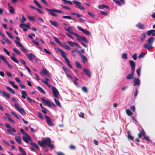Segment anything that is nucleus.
<instances>
[{"label": "nucleus", "instance_id": "nucleus-17", "mask_svg": "<svg viewBox=\"0 0 155 155\" xmlns=\"http://www.w3.org/2000/svg\"><path fill=\"white\" fill-rule=\"evenodd\" d=\"M16 131L15 129L13 128H11L10 129H8L7 130V132L9 134L11 135H13L14 133Z\"/></svg>", "mask_w": 155, "mask_h": 155}, {"label": "nucleus", "instance_id": "nucleus-57", "mask_svg": "<svg viewBox=\"0 0 155 155\" xmlns=\"http://www.w3.org/2000/svg\"><path fill=\"white\" fill-rule=\"evenodd\" d=\"M62 46H63L64 48H65L67 50H71V48L68 45H63L62 44Z\"/></svg>", "mask_w": 155, "mask_h": 155}, {"label": "nucleus", "instance_id": "nucleus-28", "mask_svg": "<svg viewBox=\"0 0 155 155\" xmlns=\"http://www.w3.org/2000/svg\"><path fill=\"white\" fill-rule=\"evenodd\" d=\"M65 61V62L67 65L71 69H72V66L71 65V64L70 63L68 59L67 58L64 59Z\"/></svg>", "mask_w": 155, "mask_h": 155}, {"label": "nucleus", "instance_id": "nucleus-34", "mask_svg": "<svg viewBox=\"0 0 155 155\" xmlns=\"http://www.w3.org/2000/svg\"><path fill=\"white\" fill-rule=\"evenodd\" d=\"M49 21L52 25L55 27H57L58 26V24L56 22L51 20H49Z\"/></svg>", "mask_w": 155, "mask_h": 155}, {"label": "nucleus", "instance_id": "nucleus-40", "mask_svg": "<svg viewBox=\"0 0 155 155\" xmlns=\"http://www.w3.org/2000/svg\"><path fill=\"white\" fill-rule=\"evenodd\" d=\"M11 113L17 119H18V120L20 119V118H19L17 114H16V113L15 112L13 111H12L11 112Z\"/></svg>", "mask_w": 155, "mask_h": 155}, {"label": "nucleus", "instance_id": "nucleus-13", "mask_svg": "<svg viewBox=\"0 0 155 155\" xmlns=\"http://www.w3.org/2000/svg\"><path fill=\"white\" fill-rule=\"evenodd\" d=\"M134 85L135 86L137 85L139 86L140 84V82L139 78H135L134 79Z\"/></svg>", "mask_w": 155, "mask_h": 155}, {"label": "nucleus", "instance_id": "nucleus-9", "mask_svg": "<svg viewBox=\"0 0 155 155\" xmlns=\"http://www.w3.org/2000/svg\"><path fill=\"white\" fill-rule=\"evenodd\" d=\"M73 2L75 4L78 8L80 9L81 10H84L85 9V8L84 7L81 6V3L80 2L74 0L73 1Z\"/></svg>", "mask_w": 155, "mask_h": 155}, {"label": "nucleus", "instance_id": "nucleus-41", "mask_svg": "<svg viewBox=\"0 0 155 155\" xmlns=\"http://www.w3.org/2000/svg\"><path fill=\"white\" fill-rule=\"evenodd\" d=\"M19 151L22 153V155H26V152L21 147H19Z\"/></svg>", "mask_w": 155, "mask_h": 155}, {"label": "nucleus", "instance_id": "nucleus-60", "mask_svg": "<svg viewBox=\"0 0 155 155\" xmlns=\"http://www.w3.org/2000/svg\"><path fill=\"white\" fill-rule=\"evenodd\" d=\"M38 116L41 119L43 120L44 119V117L42 116V114L40 112H38L37 113Z\"/></svg>", "mask_w": 155, "mask_h": 155}, {"label": "nucleus", "instance_id": "nucleus-16", "mask_svg": "<svg viewBox=\"0 0 155 155\" xmlns=\"http://www.w3.org/2000/svg\"><path fill=\"white\" fill-rule=\"evenodd\" d=\"M28 59L31 61H33V59L35 57V56L32 53H30L27 55Z\"/></svg>", "mask_w": 155, "mask_h": 155}, {"label": "nucleus", "instance_id": "nucleus-8", "mask_svg": "<svg viewBox=\"0 0 155 155\" xmlns=\"http://www.w3.org/2000/svg\"><path fill=\"white\" fill-rule=\"evenodd\" d=\"M45 117L46 120L49 126H51V127H52V126H53L54 124L52 122L50 117L46 115L45 116Z\"/></svg>", "mask_w": 155, "mask_h": 155}, {"label": "nucleus", "instance_id": "nucleus-49", "mask_svg": "<svg viewBox=\"0 0 155 155\" xmlns=\"http://www.w3.org/2000/svg\"><path fill=\"white\" fill-rule=\"evenodd\" d=\"M75 64H76V66L77 68H82L81 66V64H80V63L79 62H78V61L76 62H75Z\"/></svg>", "mask_w": 155, "mask_h": 155}, {"label": "nucleus", "instance_id": "nucleus-2", "mask_svg": "<svg viewBox=\"0 0 155 155\" xmlns=\"http://www.w3.org/2000/svg\"><path fill=\"white\" fill-rule=\"evenodd\" d=\"M154 41V38L153 37H150L148 40L147 42L143 44V47L147 50H150L152 47V45Z\"/></svg>", "mask_w": 155, "mask_h": 155}, {"label": "nucleus", "instance_id": "nucleus-43", "mask_svg": "<svg viewBox=\"0 0 155 155\" xmlns=\"http://www.w3.org/2000/svg\"><path fill=\"white\" fill-rule=\"evenodd\" d=\"M9 8H11V9H9V12L11 13H14L15 12V9L13 8V7L12 6H9Z\"/></svg>", "mask_w": 155, "mask_h": 155}, {"label": "nucleus", "instance_id": "nucleus-55", "mask_svg": "<svg viewBox=\"0 0 155 155\" xmlns=\"http://www.w3.org/2000/svg\"><path fill=\"white\" fill-rule=\"evenodd\" d=\"M141 67H140L137 70V74L138 76H140V71H141Z\"/></svg>", "mask_w": 155, "mask_h": 155}, {"label": "nucleus", "instance_id": "nucleus-21", "mask_svg": "<svg viewBox=\"0 0 155 155\" xmlns=\"http://www.w3.org/2000/svg\"><path fill=\"white\" fill-rule=\"evenodd\" d=\"M6 88L8 91L12 94H15V91L12 88L8 86H6Z\"/></svg>", "mask_w": 155, "mask_h": 155}, {"label": "nucleus", "instance_id": "nucleus-58", "mask_svg": "<svg viewBox=\"0 0 155 155\" xmlns=\"http://www.w3.org/2000/svg\"><path fill=\"white\" fill-rule=\"evenodd\" d=\"M82 90L85 93H87V87L85 86L83 87L82 88Z\"/></svg>", "mask_w": 155, "mask_h": 155}, {"label": "nucleus", "instance_id": "nucleus-35", "mask_svg": "<svg viewBox=\"0 0 155 155\" xmlns=\"http://www.w3.org/2000/svg\"><path fill=\"white\" fill-rule=\"evenodd\" d=\"M80 56L83 59V60L82 61V62L83 63H84L86 62V61H87V58L84 55L82 54H81Z\"/></svg>", "mask_w": 155, "mask_h": 155}, {"label": "nucleus", "instance_id": "nucleus-24", "mask_svg": "<svg viewBox=\"0 0 155 155\" xmlns=\"http://www.w3.org/2000/svg\"><path fill=\"white\" fill-rule=\"evenodd\" d=\"M2 96L4 97H6L8 98H9L10 97V94L8 93H7L4 91H2Z\"/></svg>", "mask_w": 155, "mask_h": 155}, {"label": "nucleus", "instance_id": "nucleus-10", "mask_svg": "<svg viewBox=\"0 0 155 155\" xmlns=\"http://www.w3.org/2000/svg\"><path fill=\"white\" fill-rule=\"evenodd\" d=\"M41 99L44 104H46L49 107H51V104L49 101L48 100H46L45 99L43 98H41Z\"/></svg>", "mask_w": 155, "mask_h": 155}, {"label": "nucleus", "instance_id": "nucleus-39", "mask_svg": "<svg viewBox=\"0 0 155 155\" xmlns=\"http://www.w3.org/2000/svg\"><path fill=\"white\" fill-rule=\"evenodd\" d=\"M2 37L3 39L5 41H6L7 43L10 44H12L11 41H10L7 38L5 37V35L4 36Z\"/></svg>", "mask_w": 155, "mask_h": 155}, {"label": "nucleus", "instance_id": "nucleus-63", "mask_svg": "<svg viewBox=\"0 0 155 155\" xmlns=\"http://www.w3.org/2000/svg\"><path fill=\"white\" fill-rule=\"evenodd\" d=\"M79 115L80 117H81L82 118H84V114L83 113H82V112H80V113L79 114Z\"/></svg>", "mask_w": 155, "mask_h": 155}, {"label": "nucleus", "instance_id": "nucleus-44", "mask_svg": "<svg viewBox=\"0 0 155 155\" xmlns=\"http://www.w3.org/2000/svg\"><path fill=\"white\" fill-rule=\"evenodd\" d=\"M54 39L55 40V41L58 43V44L60 45H62V44L59 41L58 39L56 38L55 37H54Z\"/></svg>", "mask_w": 155, "mask_h": 155}, {"label": "nucleus", "instance_id": "nucleus-6", "mask_svg": "<svg viewBox=\"0 0 155 155\" xmlns=\"http://www.w3.org/2000/svg\"><path fill=\"white\" fill-rule=\"evenodd\" d=\"M78 28L80 31H82V32L84 34L88 36H90L91 35V34L90 33V32L88 31H87L86 29H83L82 28L79 26H78Z\"/></svg>", "mask_w": 155, "mask_h": 155}, {"label": "nucleus", "instance_id": "nucleus-30", "mask_svg": "<svg viewBox=\"0 0 155 155\" xmlns=\"http://www.w3.org/2000/svg\"><path fill=\"white\" fill-rule=\"evenodd\" d=\"M22 94V97L24 99L26 98V97L27 96V94L25 91H22L21 92Z\"/></svg>", "mask_w": 155, "mask_h": 155}, {"label": "nucleus", "instance_id": "nucleus-12", "mask_svg": "<svg viewBox=\"0 0 155 155\" xmlns=\"http://www.w3.org/2000/svg\"><path fill=\"white\" fill-rule=\"evenodd\" d=\"M131 67V71H135V64L134 61L130 60L129 61Z\"/></svg>", "mask_w": 155, "mask_h": 155}, {"label": "nucleus", "instance_id": "nucleus-38", "mask_svg": "<svg viewBox=\"0 0 155 155\" xmlns=\"http://www.w3.org/2000/svg\"><path fill=\"white\" fill-rule=\"evenodd\" d=\"M127 114L129 116H131L133 114V113L129 109H127L126 110Z\"/></svg>", "mask_w": 155, "mask_h": 155}, {"label": "nucleus", "instance_id": "nucleus-33", "mask_svg": "<svg viewBox=\"0 0 155 155\" xmlns=\"http://www.w3.org/2000/svg\"><path fill=\"white\" fill-rule=\"evenodd\" d=\"M37 87H38V90L40 92L42 93L43 94H46L45 92L40 86H38Z\"/></svg>", "mask_w": 155, "mask_h": 155}, {"label": "nucleus", "instance_id": "nucleus-48", "mask_svg": "<svg viewBox=\"0 0 155 155\" xmlns=\"http://www.w3.org/2000/svg\"><path fill=\"white\" fill-rule=\"evenodd\" d=\"M122 58L124 59H127V54L125 53H123L122 54Z\"/></svg>", "mask_w": 155, "mask_h": 155}, {"label": "nucleus", "instance_id": "nucleus-19", "mask_svg": "<svg viewBox=\"0 0 155 155\" xmlns=\"http://www.w3.org/2000/svg\"><path fill=\"white\" fill-rule=\"evenodd\" d=\"M146 37V35L145 33H143L141 34L140 35V38L141 41L142 42H143L145 39Z\"/></svg>", "mask_w": 155, "mask_h": 155}, {"label": "nucleus", "instance_id": "nucleus-4", "mask_svg": "<svg viewBox=\"0 0 155 155\" xmlns=\"http://www.w3.org/2000/svg\"><path fill=\"white\" fill-rule=\"evenodd\" d=\"M16 38L17 39V41H15V43L19 45L20 47L22 48L21 49V50L23 52H25L26 51V49L24 47V46L19 42V41H20V39L18 37H16Z\"/></svg>", "mask_w": 155, "mask_h": 155}, {"label": "nucleus", "instance_id": "nucleus-59", "mask_svg": "<svg viewBox=\"0 0 155 155\" xmlns=\"http://www.w3.org/2000/svg\"><path fill=\"white\" fill-rule=\"evenodd\" d=\"M28 19L31 21H35V17L33 16H29L28 17Z\"/></svg>", "mask_w": 155, "mask_h": 155}, {"label": "nucleus", "instance_id": "nucleus-47", "mask_svg": "<svg viewBox=\"0 0 155 155\" xmlns=\"http://www.w3.org/2000/svg\"><path fill=\"white\" fill-rule=\"evenodd\" d=\"M54 100L57 105L59 107H61V104L59 101L56 99H54Z\"/></svg>", "mask_w": 155, "mask_h": 155}, {"label": "nucleus", "instance_id": "nucleus-7", "mask_svg": "<svg viewBox=\"0 0 155 155\" xmlns=\"http://www.w3.org/2000/svg\"><path fill=\"white\" fill-rule=\"evenodd\" d=\"M52 89L53 91V93L55 97L56 98H58V95L59 94V93L57 90V89L54 87H52Z\"/></svg>", "mask_w": 155, "mask_h": 155}, {"label": "nucleus", "instance_id": "nucleus-29", "mask_svg": "<svg viewBox=\"0 0 155 155\" xmlns=\"http://www.w3.org/2000/svg\"><path fill=\"white\" fill-rule=\"evenodd\" d=\"M98 7L99 9H103L104 8L108 9L109 8V7L108 6L104 5H99Z\"/></svg>", "mask_w": 155, "mask_h": 155}, {"label": "nucleus", "instance_id": "nucleus-56", "mask_svg": "<svg viewBox=\"0 0 155 155\" xmlns=\"http://www.w3.org/2000/svg\"><path fill=\"white\" fill-rule=\"evenodd\" d=\"M3 50L6 53V54L8 56L10 55V54L8 50L5 48H3Z\"/></svg>", "mask_w": 155, "mask_h": 155}, {"label": "nucleus", "instance_id": "nucleus-37", "mask_svg": "<svg viewBox=\"0 0 155 155\" xmlns=\"http://www.w3.org/2000/svg\"><path fill=\"white\" fill-rule=\"evenodd\" d=\"M30 144L31 146H34L38 150H39V147L38 145L35 143H33L32 142H30Z\"/></svg>", "mask_w": 155, "mask_h": 155}, {"label": "nucleus", "instance_id": "nucleus-52", "mask_svg": "<svg viewBox=\"0 0 155 155\" xmlns=\"http://www.w3.org/2000/svg\"><path fill=\"white\" fill-rule=\"evenodd\" d=\"M71 14L73 15H76L77 16V17L78 18H81V17L82 16V15H81L78 14L76 13H74V12H72L71 13Z\"/></svg>", "mask_w": 155, "mask_h": 155}, {"label": "nucleus", "instance_id": "nucleus-14", "mask_svg": "<svg viewBox=\"0 0 155 155\" xmlns=\"http://www.w3.org/2000/svg\"><path fill=\"white\" fill-rule=\"evenodd\" d=\"M145 135V133L144 129L142 128L140 133L138 134V137L139 138H141L142 136L143 137Z\"/></svg>", "mask_w": 155, "mask_h": 155}, {"label": "nucleus", "instance_id": "nucleus-51", "mask_svg": "<svg viewBox=\"0 0 155 155\" xmlns=\"http://www.w3.org/2000/svg\"><path fill=\"white\" fill-rule=\"evenodd\" d=\"M145 54H146L144 52H142L138 56V57L139 58H143L145 56Z\"/></svg>", "mask_w": 155, "mask_h": 155}, {"label": "nucleus", "instance_id": "nucleus-5", "mask_svg": "<svg viewBox=\"0 0 155 155\" xmlns=\"http://www.w3.org/2000/svg\"><path fill=\"white\" fill-rule=\"evenodd\" d=\"M1 59L10 68L12 69L13 68V67L7 61L5 58L2 55H0V59ZM0 62H1V61H0Z\"/></svg>", "mask_w": 155, "mask_h": 155}, {"label": "nucleus", "instance_id": "nucleus-45", "mask_svg": "<svg viewBox=\"0 0 155 155\" xmlns=\"http://www.w3.org/2000/svg\"><path fill=\"white\" fill-rule=\"evenodd\" d=\"M10 58L13 61L16 63L18 64L19 63L18 61L15 57H11Z\"/></svg>", "mask_w": 155, "mask_h": 155}, {"label": "nucleus", "instance_id": "nucleus-1", "mask_svg": "<svg viewBox=\"0 0 155 155\" xmlns=\"http://www.w3.org/2000/svg\"><path fill=\"white\" fill-rule=\"evenodd\" d=\"M38 145L41 147H46V146L52 149L54 148V146L51 144V140L50 138L48 137L44 139L42 141L38 142Z\"/></svg>", "mask_w": 155, "mask_h": 155}, {"label": "nucleus", "instance_id": "nucleus-36", "mask_svg": "<svg viewBox=\"0 0 155 155\" xmlns=\"http://www.w3.org/2000/svg\"><path fill=\"white\" fill-rule=\"evenodd\" d=\"M127 137L128 138L131 140H132L134 139V138L133 136H132L131 135H130V131L129 130H128L127 132Z\"/></svg>", "mask_w": 155, "mask_h": 155}, {"label": "nucleus", "instance_id": "nucleus-26", "mask_svg": "<svg viewBox=\"0 0 155 155\" xmlns=\"http://www.w3.org/2000/svg\"><path fill=\"white\" fill-rule=\"evenodd\" d=\"M45 10L48 11V13L51 15H53V13H54L53 12H54V9H49L46 8H45Z\"/></svg>", "mask_w": 155, "mask_h": 155}, {"label": "nucleus", "instance_id": "nucleus-18", "mask_svg": "<svg viewBox=\"0 0 155 155\" xmlns=\"http://www.w3.org/2000/svg\"><path fill=\"white\" fill-rule=\"evenodd\" d=\"M131 71V73L127 75L126 76L127 78L128 79H132L134 77V71Z\"/></svg>", "mask_w": 155, "mask_h": 155}, {"label": "nucleus", "instance_id": "nucleus-53", "mask_svg": "<svg viewBox=\"0 0 155 155\" xmlns=\"http://www.w3.org/2000/svg\"><path fill=\"white\" fill-rule=\"evenodd\" d=\"M113 2L118 5L119 6H120L122 5L121 3L118 1L116 0H112Z\"/></svg>", "mask_w": 155, "mask_h": 155}, {"label": "nucleus", "instance_id": "nucleus-42", "mask_svg": "<svg viewBox=\"0 0 155 155\" xmlns=\"http://www.w3.org/2000/svg\"><path fill=\"white\" fill-rule=\"evenodd\" d=\"M68 43L71 47H73L74 45H75L76 42H72L71 41H67Z\"/></svg>", "mask_w": 155, "mask_h": 155}, {"label": "nucleus", "instance_id": "nucleus-46", "mask_svg": "<svg viewBox=\"0 0 155 155\" xmlns=\"http://www.w3.org/2000/svg\"><path fill=\"white\" fill-rule=\"evenodd\" d=\"M62 18H67V19H72V20L74 21H75V20L74 19H72L71 17L70 16H68V15L63 16H62Z\"/></svg>", "mask_w": 155, "mask_h": 155}, {"label": "nucleus", "instance_id": "nucleus-3", "mask_svg": "<svg viewBox=\"0 0 155 155\" xmlns=\"http://www.w3.org/2000/svg\"><path fill=\"white\" fill-rule=\"evenodd\" d=\"M14 106L16 109L22 115H25L26 114V112L24 110V109L22 108H20L19 104L17 103H15L14 104Z\"/></svg>", "mask_w": 155, "mask_h": 155}, {"label": "nucleus", "instance_id": "nucleus-61", "mask_svg": "<svg viewBox=\"0 0 155 155\" xmlns=\"http://www.w3.org/2000/svg\"><path fill=\"white\" fill-rule=\"evenodd\" d=\"M146 33L148 36H150L151 34H153L151 30L148 31L146 32Z\"/></svg>", "mask_w": 155, "mask_h": 155}, {"label": "nucleus", "instance_id": "nucleus-23", "mask_svg": "<svg viewBox=\"0 0 155 155\" xmlns=\"http://www.w3.org/2000/svg\"><path fill=\"white\" fill-rule=\"evenodd\" d=\"M83 71L87 76L89 77H90L91 73L89 70L87 69H83Z\"/></svg>", "mask_w": 155, "mask_h": 155}, {"label": "nucleus", "instance_id": "nucleus-11", "mask_svg": "<svg viewBox=\"0 0 155 155\" xmlns=\"http://www.w3.org/2000/svg\"><path fill=\"white\" fill-rule=\"evenodd\" d=\"M26 137L23 136L22 137L23 140L26 143H28L29 141H31V139L30 136L28 134V135H26Z\"/></svg>", "mask_w": 155, "mask_h": 155}, {"label": "nucleus", "instance_id": "nucleus-31", "mask_svg": "<svg viewBox=\"0 0 155 155\" xmlns=\"http://www.w3.org/2000/svg\"><path fill=\"white\" fill-rule=\"evenodd\" d=\"M72 35L76 36L77 38V40L78 41H81V38L82 36H80L76 33H73Z\"/></svg>", "mask_w": 155, "mask_h": 155}, {"label": "nucleus", "instance_id": "nucleus-50", "mask_svg": "<svg viewBox=\"0 0 155 155\" xmlns=\"http://www.w3.org/2000/svg\"><path fill=\"white\" fill-rule=\"evenodd\" d=\"M13 50L14 51L16 54L19 55H20V54L19 51L18 49L14 48H13Z\"/></svg>", "mask_w": 155, "mask_h": 155}, {"label": "nucleus", "instance_id": "nucleus-64", "mask_svg": "<svg viewBox=\"0 0 155 155\" xmlns=\"http://www.w3.org/2000/svg\"><path fill=\"white\" fill-rule=\"evenodd\" d=\"M143 138L146 140L150 142V139L148 137L145 136V135L143 137Z\"/></svg>", "mask_w": 155, "mask_h": 155}, {"label": "nucleus", "instance_id": "nucleus-20", "mask_svg": "<svg viewBox=\"0 0 155 155\" xmlns=\"http://www.w3.org/2000/svg\"><path fill=\"white\" fill-rule=\"evenodd\" d=\"M42 73L45 74V75L47 76L48 77H50L51 76V75L49 74V73H48V71L47 70L45 69H43L41 70Z\"/></svg>", "mask_w": 155, "mask_h": 155}, {"label": "nucleus", "instance_id": "nucleus-22", "mask_svg": "<svg viewBox=\"0 0 155 155\" xmlns=\"http://www.w3.org/2000/svg\"><path fill=\"white\" fill-rule=\"evenodd\" d=\"M5 114L7 117L8 120L10 122L14 123H15V122L11 118L10 115L9 114L5 113Z\"/></svg>", "mask_w": 155, "mask_h": 155}, {"label": "nucleus", "instance_id": "nucleus-62", "mask_svg": "<svg viewBox=\"0 0 155 155\" xmlns=\"http://www.w3.org/2000/svg\"><path fill=\"white\" fill-rule=\"evenodd\" d=\"M6 33L8 35V37H9L10 38L12 39H13L14 38L8 32L6 31Z\"/></svg>", "mask_w": 155, "mask_h": 155}, {"label": "nucleus", "instance_id": "nucleus-15", "mask_svg": "<svg viewBox=\"0 0 155 155\" xmlns=\"http://www.w3.org/2000/svg\"><path fill=\"white\" fill-rule=\"evenodd\" d=\"M58 51L61 53V54L62 55V57L64 59L66 58L67 54L62 49L60 48L58 49Z\"/></svg>", "mask_w": 155, "mask_h": 155}, {"label": "nucleus", "instance_id": "nucleus-27", "mask_svg": "<svg viewBox=\"0 0 155 155\" xmlns=\"http://www.w3.org/2000/svg\"><path fill=\"white\" fill-rule=\"evenodd\" d=\"M137 27L139 29H144L145 28V27L144 25L140 23H139L137 25Z\"/></svg>", "mask_w": 155, "mask_h": 155}, {"label": "nucleus", "instance_id": "nucleus-32", "mask_svg": "<svg viewBox=\"0 0 155 155\" xmlns=\"http://www.w3.org/2000/svg\"><path fill=\"white\" fill-rule=\"evenodd\" d=\"M15 140L18 142V144H20L21 143V137L19 136H16L15 137Z\"/></svg>", "mask_w": 155, "mask_h": 155}, {"label": "nucleus", "instance_id": "nucleus-25", "mask_svg": "<svg viewBox=\"0 0 155 155\" xmlns=\"http://www.w3.org/2000/svg\"><path fill=\"white\" fill-rule=\"evenodd\" d=\"M65 29L66 31L72 34L73 33H74L71 31H73V29L71 26H68V28H65Z\"/></svg>", "mask_w": 155, "mask_h": 155}, {"label": "nucleus", "instance_id": "nucleus-54", "mask_svg": "<svg viewBox=\"0 0 155 155\" xmlns=\"http://www.w3.org/2000/svg\"><path fill=\"white\" fill-rule=\"evenodd\" d=\"M20 132L23 135H28V134H27L25 132L24 130L23 129L21 128L20 129Z\"/></svg>", "mask_w": 155, "mask_h": 155}]
</instances>
